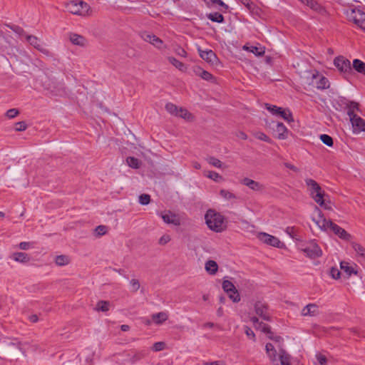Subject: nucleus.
<instances>
[{"mask_svg": "<svg viewBox=\"0 0 365 365\" xmlns=\"http://www.w3.org/2000/svg\"><path fill=\"white\" fill-rule=\"evenodd\" d=\"M170 240L169 235H163L159 240V244L163 245L168 243Z\"/></svg>", "mask_w": 365, "mask_h": 365, "instance_id": "nucleus-62", "label": "nucleus"}, {"mask_svg": "<svg viewBox=\"0 0 365 365\" xmlns=\"http://www.w3.org/2000/svg\"><path fill=\"white\" fill-rule=\"evenodd\" d=\"M176 116L189 120L192 117V114L186 109L180 108Z\"/></svg>", "mask_w": 365, "mask_h": 365, "instance_id": "nucleus-46", "label": "nucleus"}, {"mask_svg": "<svg viewBox=\"0 0 365 365\" xmlns=\"http://www.w3.org/2000/svg\"><path fill=\"white\" fill-rule=\"evenodd\" d=\"M268 338L271 340H273L275 342H278V343H283L284 341V339L282 336H274L273 335H268Z\"/></svg>", "mask_w": 365, "mask_h": 365, "instance_id": "nucleus-61", "label": "nucleus"}, {"mask_svg": "<svg viewBox=\"0 0 365 365\" xmlns=\"http://www.w3.org/2000/svg\"><path fill=\"white\" fill-rule=\"evenodd\" d=\"M6 26L19 36H26L25 31L19 26L14 24H6Z\"/></svg>", "mask_w": 365, "mask_h": 365, "instance_id": "nucleus-43", "label": "nucleus"}, {"mask_svg": "<svg viewBox=\"0 0 365 365\" xmlns=\"http://www.w3.org/2000/svg\"><path fill=\"white\" fill-rule=\"evenodd\" d=\"M242 183L254 191H259L264 189L263 185L248 178H243Z\"/></svg>", "mask_w": 365, "mask_h": 365, "instance_id": "nucleus-18", "label": "nucleus"}, {"mask_svg": "<svg viewBox=\"0 0 365 365\" xmlns=\"http://www.w3.org/2000/svg\"><path fill=\"white\" fill-rule=\"evenodd\" d=\"M258 239L263 243L271 245L274 247H280L282 242L280 240L271 235L265 232H260L258 234Z\"/></svg>", "mask_w": 365, "mask_h": 365, "instance_id": "nucleus-12", "label": "nucleus"}, {"mask_svg": "<svg viewBox=\"0 0 365 365\" xmlns=\"http://www.w3.org/2000/svg\"><path fill=\"white\" fill-rule=\"evenodd\" d=\"M254 135L257 139L264 141L266 143H268L270 144H272L273 143V140L263 132H260V131L255 132L254 133Z\"/></svg>", "mask_w": 365, "mask_h": 365, "instance_id": "nucleus-40", "label": "nucleus"}, {"mask_svg": "<svg viewBox=\"0 0 365 365\" xmlns=\"http://www.w3.org/2000/svg\"><path fill=\"white\" fill-rule=\"evenodd\" d=\"M354 133L365 131V120L352 110L347 111Z\"/></svg>", "mask_w": 365, "mask_h": 365, "instance_id": "nucleus-7", "label": "nucleus"}, {"mask_svg": "<svg viewBox=\"0 0 365 365\" xmlns=\"http://www.w3.org/2000/svg\"><path fill=\"white\" fill-rule=\"evenodd\" d=\"M206 17L212 22H216L219 24H222L225 22V17L222 14L219 12L207 14Z\"/></svg>", "mask_w": 365, "mask_h": 365, "instance_id": "nucleus-28", "label": "nucleus"}, {"mask_svg": "<svg viewBox=\"0 0 365 365\" xmlns=\"http://www.w3.org/2000/svg\"><path fill=\"white\" fill-rule=\"evenodd\" d=\"M30 245L31 243L30 242H21L19 244L18 247L20 250H27L30 248Z\"/></svg>", "mask_w": 365, "mask_h": 365, "instance_id": "nucleus-60", "label": "nucleus"}, {"mask_svg": "<svg viewBox=\"0 0 365 365\" xmlns=\"http://www.w3.org/2000/svg\"><path fill=\"white\" fill-rule=\"evenodd\" d=\"M320 140L322 142L325 144L326 145L329 147H332L334 145V140L333 138L327 135V134H322L319 136Z\"/></svg>", "mask_w": 365, "mask_h": 365, "instance_id": "nucleus-42", "label": "nucleus"}, {"mask_svg": "<svg viewBox=\"0 0 365 365\" xmlns=\"http://www.w3.org/2000/svg\"><path fill=\"white\" fill-rule=\"evenodd\" d=\"M351 68L353 69V76L354 75V71L365 75V63L362 61L357 58L354 59L351 64Z\"/></svg>", "mask_w": 365, "mask_h": 365, "instance_id": "nucleus-22", "label": "nucleus"}, {"mask_svg": "<svg viewBox=\"0 0 365 365\" xmlns=\"http://www.w3.org/2000/svg\"><path fill=\"white\" fill-rule=\"evenodd\" d=\"M205 268L207 273L214 275L217 272L218 264L215 261L210 259L206 262Z\"/></svg>", "mask_w": 365, "mask_h": 365, "instance_id": "nucleus-27", "label": "nucleus"}, {"mask_svg": "<svg viewBox=\"0 0 365 365\" xmlns=\"http://www.w3.org/2000/svg\"><path fill=\"white\" fill-rule=\"evenodd\" d=\"M346 16L350 21H353L356 25L360 27L365 18V13L359 9H351L346 11Z\"/></svg>", "mask_w": 365, "mask_h": 365, "instance_id": "nucleus-10", "label": "nucleus"}, {"mask_svg": "<svg viewBox=\"0 0 365 365\" xmlns=\"http://www.w3.org/2000/svg\"><path fill=\"white\" fill-rule=\"evenodd\" d=\"M108 227L105 225H98L96 228L97 235L102 236L107 232Z\"/></svg>", "mask_w": 365, "mask_h": 365, "instance_id": "nucleus-55", "label": "nucleus"}, {"mask_svg": "<svg viewBox=\"0 0 365 365\" xmlns=\"http://www.w3.org/2000/svg\"><path fill=\"white\" fill-rule=\"evenodd\" d=\"M70 257L68 255H61L55 257V263L58 266H65L70 263Z\"/></svg>", "mask_w": 365, "mask_h": 365, "instance_id": "nucleus-34", "label": "nucleus"}, {"mask_svg": "<svg viewBox=\"0 0 365 365\" xmlns=\"http://www.w3.org/2000/svg\"><path fill=\"white\" fill-rule=\"evenodd\" d=\"M165 109L171 115H174L176 116L178 112L179 111L180 108H178L176 105H175L172 103H168L165 105Z\"/></svg>", "mask_w": 365, "mask_h": 365, "instance_id": "nucleus-44", "label": "nucleus"}, {"mask_svg": "<svg viewBox=\"0 0 365 365\" xmlns=\"http://www.w3.org/2000/svg\"><path fill=\"white\" fill-rule=\"evenodd\" d=\"M351 245L357 255L365 259V248L356 242H352Z\"/></svg>", "mask_w": 365, "mask_h": 365, "instance_id": "nucleus-38", "label": "nucleus"}, {"mask_svg": "<svg viewBox=\"0 0 365 365\" xmlns=\"http://www.w3.org/2000/svg\"><path fill=\"white\" fill-rule=\"evenodd\" d=\"M194 72L197 76L201 77L202 79L205 81L212 82L215 79V77L213 76L212 74H211L207 71L203 70L202 68L199 66L194 68Z\"/></svg>", "mask_w": 365, "mask_h": 365, "instance_id": "nucleus-19", "label": "nucleus"}, {"mask_svg": "<svg viewBox=\"0 0 365 365\" xmlns=\"http://www.w3.org/2000/svg\"><path fill=\"white\" fill-rule=\"evenodd\" d=\"M273 129L277 133L278 139L284 140L287 138L288 130L282 123L277 122L276 123V128Z\"/></svg>", "mask_w": 365, "mask_h": 365, "instance_id": "nucleus-21", "label": "nucleus"}, {"mask_svg": "<svg viewBox=\"0 0 365 365\" xmlns=\"http://www.w3.org/2000/svg\"><path fill=\"white\" fill-rule=\"evenodd\" d=\"M130 284L131 285L132 291L133 292H137L139 289L140 287V282L138 279H131L130 282Z\"/></svg>", "mask_w": 365, "mask_h": 365, "instance_id": "nucleus-56", "label": "nucleus"}, {"mask_svg": "<svg viewBox=\"0 0 365 365\" xmlns=\"http://www.w3.org/2000/svg\"><path fill=\"white\" fill-rule=\"evenodd\" d=\"M329 229L339 237L344 240H350L351 235L348 233L344 229L339 227L338 225L333 222H329Z\"/></svg>", "mask_w": 365, "mask_h": 365, "instance_id": "nucleus-13", "label": "nucleus"}, {"mask_svg": "<svg viewBox=\"0 0 365 365\" xmlns=\"http://www.w3.org/2000/svg\"><path fill=\"white\" fill-rule=\"evenodd\" d=\"M292 356L284 349L279 350V359L281 365H292Z\"/></svg>", "mask_w": 365, "mask_h": 365, "instance_id": "nucleus-25", "label": "nucleus"}, {"mask_svg": "<svg viewBox=\"0 0 365 365\" xmlns=\"http://www.w3.org/2000/svg\"><path fill=\"white\" fill-rule=\"evenodd\" d=\"M265 349H266L267 354H269L271 351H273L274 350H275L274 345L271 343H267L266 344Z\"/></svg>", "mask_w": 365, "mask_h": 365, "instance_id": "nucleus-64", "label": "nucleus"}, {"mask_svg": "<svg viewBox=\"0 0 365 365\" xmlns=\"http://www.w3.org/2000/svg\"><path fill=\"white\" fill-rule=\"evenodd\" d=\"M305 183L309 187L310 196L314 201L321 207L326 210H329L330 207L327 205L325 202L324 197L326 196L325 192L322 189L320 185L317 181L311 178H307Z\"/></svg>", "mask_w": 365, "mask_h": 365, "instance_id": "nucleus-1", "label": "nucleus"}, {"mask_svg": "<svg viewBox=\"0 0 365 365\" xmlns=\"http://www.w3.org/2000/svg\"><path fill=\"white\" fill-rule=\"evenodd\" d=\"M312 220L316 223V225L322 230H327L329 228V222H332L331 220H327L322 212V211L317 206H315Z\"/></svg>", "mask_w": 365, "mask_h": 365, "instance_id": "nucleus-6", "label": "nucleus"}, {"mask_svg": "<svg viewBox=\"0 0 365 365\" xmlns=\"http://www.w3.org/2000/svg\"><path fill=\"white\" fill-rule=\"evenodd\" d=\"M255 312L265 321H271V317L267 313L268 306L261 302H257L255 304Z\"/></svg>", "mask_w": 365, "mask_h": 365, "instance_id": "nucleus-15", "label": "nucleus"}, {"mask_svg": "<svg viewBox=\"0 0 365 365\" xmlns=\"http://www.w3.org/2000/svg\"><path fill=\"white\" fill-rule=\"evenodd\" d=\"M70 41L73 44L81 46H85L86 43V39L83 36L77 34H71Z\"/></svg>", "mask_w": 365, "mask_h": 365, "instance_id": "nucleus-26", "label": "nucleus"}, {"mask_svg": "<svg viewBox=\"0 0 365 365\" xmlns=\"http://www.w3.org/2000/svg\"><path fill=\"white\" fill-rule=\"evenodd\" d=\"M165 343L163 342V341H158V342H155L154 343V344L153 345V347H152V350L153 351H160L163 349H165Z\"/></svg>", "mask_w": 365, "mask_h": 365, "instance_id": "nucleus-49", "label": "nucleus"}, {"mask_svg": "<svg viewBox=\"0 0 365 365\" xmlns=\"http://www.w3.org/2000/svg\"><path fill=\"white\" fill-rule=\"evenodd\" d=\"M222 289L229 294V297L233 302L236 303L240 301V295L232 282L225 279L222 282Z\"/></svg>", "mask_w": 365, "mask_h": 365, "instance_id": "nucleus-9", "label": "nucleus"}, {"mask_svg": "<svg viewBox=\"0 0 365 365\" xmlns=\"http://www.w3.org/2000/svg\"><path fill=\"white\" fill-rule=\"evenodd\" d=\"M68 7L70 12L76 15H83L89 9L88 4L83 1L71 2Z\"/></svg>", "mask_w": 365, "mask_h": 365, "instance_id": "nucleus-11", "label": "nucleus"}, {"mask_svg": "<svg viewBox=\"0 0 365 365\" xmlns=\"http://www.w3.org/2000/svg\"><path fill=\"white\" fill-rule=\"evenodd\" d=\"M220 195L226 200H231L237 199V196L234 193L230 192L229 190H225V189H222L220 191Z\"/></svg>", "mask_w": 365, "mask_h": 365, "instance_id": "nucleus-39", "label": "nucleus"}, {"mask_svg": "<svg viewBox=\"0 0 365 365\" xmlns=\"http://www.w3.org/2000/svg\"><path fill=\"white\" fill-rule=\"evenodd\" d=\"M150 202V196L148 194H141L139 196V202L143 205H146Z\"/></svg>", "mask_w": 365, "mask_h": 365, "instance_id": "nucleus-48", "label": "nucleus"}, {"mask_svg": "<svg viewBox=\"0 0 365 365\" xmlns=\"http://www.w3.org/2000/svg\"><path fill=\"white\" fill-rule=\"evenodd\" d=\"M27 125L24 121H19L16 123L15 130L16 131H24L26 129Z\"/></svg>", "mask_w": 365, "mask_h": 365, "instance_id": "nucleus-57", "label": "nucleus"}, {"mask_svg": "<svg viewBox=\"0 0 365 365\" xmlns=\"http://www.w3.org/2000/svg\"><path fill=\"white\" fill-rule=\"evenodd\" d=\"M340 101L345 105V108H348L347 111L359 110V103L354 101H349L346 98L341 97Z\"/></svg>", "mask_w": 365, "mask_h": 365, "instance_id": "nucleus-29", "label": "nucleus"}, {"mask_svg": "<svg viewBox=\"0 0 365 365\" xmlns=\"http://www.w3.org/2000/svg\"><path fill=\"white\" fill-rule=\"evenodd\" d=\"M259 327L262 328V331L268 335H273V332L271 330L270 326L263 322H260Z\"/></svg>", "mask_w": 365, "mask_h": 365, "instance_id": "nucleus-53", "label": "nucleus"}, {"mask_svg": "<svg viewBox=\"0 0 365 365\" xmlns=\"http://www.w3.org/2000/svg\"><path fill=\"white\" fill-rule=\"evenodd\" d=\"M317 88L319 90H324L329 87V81L327 78L324 76H322L317 81Z\"/></svg>", "mask_w": 365, "mask_h": 365, "instance_id": "nucleus-36", "label": "nucleus"}, {"mask_svg": "<svg viewBox=\"0 0 365 365\" xmlns=\"http://www.w3.org/2000/svg\"><path fill=\"white\" fill-rule=\"evenodd\" d=\"M199 53L200 56L211 65H217L219 61L216 53L212 50L202 51L199 49Z\"/></svg>", "mask_w": 365, "mask_h": 365, "instance_id": "nucleus-14", "label": "nucleus"}, {"mask_svg": "<svg viewBox=\"0 0 365 365\" xmlns=\"http://www.w3.org/2000/svg\"><path fill=\"white\" fill-rule=\"evenodd\" d=\"M162 218L163 221L167 224H173L175 225H178L180 224L179 220L175 218V215H173L170 212L169 214H163Z\"/></svg>", "mask_w": 365, "mask_h": 365, "instance_id": "nucleus-33", "label": "nucleus"}, {"mask_svg": "<svg viewBox=\"0 0 365 365\" xmlns=\"http://www.w3.org/2000/svg\"><path fill=\"white\" fill-rule=\"evenodd\" d=\"M267 356L270 361L274 364V365H278V354L276 349L273 351H271L269 354H267Z\"/></svg>", "mask_w": 365, "mask_h": 365, "instance_id": "nucleus-51", "label": "nucleus"}, {"mask_svg": "<svg viewBox=\"0 0 365 365\" xmlns=\"http://www.w3.org/2000/svg\"><path fill=\"white\" fill-rule=\"evenodd\" d=\"M203 365H225V361H215L212 362H203Z\"/></svg>", "mask_w": 365, "mask_h": 365, "instance_id": "nucleus-63", "label": "nucleus"}, {"mask_svg": "<svg viewBox=\"0 0 365 365\" xmlns=\"http://www.w3.org/2000/svg\"><path fill=\"white\" fill-rule=\"evenodd\" d=\"M110 303L108 301L101 300L96 304V310L98 312H106L110 309Z\"/></svg>", "mask_w": 365, "mask_h": 365, "instance_id": "nucleus-35", "label": "nucleus"}, {"mask_svg": "<svg viewBox=\"0 0 365 365\" xmlns=\"http://www.w3.org/2000/svg\"><path fill=\"white\" fill-rule=\"evenodd\" d=\"M341 269L344 272L347 277H350L352 274H356L357 271L354 267L349 266V264L346 262H341L340 263Z\"/></svg>", "mask_w": 365, "mask_h": 365, "instance_id": "nucleus-31", "label": "nucleus"}, {"mask_svg": "<svg viewBox=\"0 0 365 365\" xmlns=\"http://www.w3.org/2000/svg\"><path fill=\"white\" fill-rule=\"evenodd\" d=\"M207 177L213 180L216 182H220L224 180L222 175L215 171H209Z\"/></svg>", "mask_w": 365, "mask_h": 365, "instance_id": "nucleus-45", "label": "nucleus"}, {"mask_svg": "<svg viewBox=\"0 0 365 365\" xmlns=\"http://www.w3.org/2000/svg\"><path fill=\"white\" fill-rule=\"evenodd\" d=\"M205 222L207 227L217 232L223 230L224 217L214 210L209 209L205 215Z\"/></svg>", "mask_w": 365, "mask_h": 365, "instance_id": "nucleus-2", "label": "nucleus"}, {"mask_svg": "<svg viewBox=\"0 0 365 365\" xmlns=\"http://www.w3.org/2000/svg\"><path fill=\"white\" fill-rule=\"evenodd\" d=\"M152 318L155 324H160L168 319V316L165 312H161L153 314Z\"/></svg>", "mask_w": 365, "mask_h": 365, "instance_id": "nucleus-32", "label": "nucleus"}, {"mask_svg": "<svg viewBox=\"0 0 365 365\" xmlns=\"http://www.w3.org/2000/svg\"><path fill=\"white\" fill-rule=\"evenodd\" d=\"M147 355V353L145 350L141 351H134L131 353H128L126 354L128 357V361L131 364H134L137 361H140V359L145 357Z\"/></svg>", "mask_w": 365, "mask_h": 365, "instance_id": "nucleus-17", "label": "nucleus"}, {"mask_svg": "<svg viewBox=\"0 0 365 365\" xmlns=\"http://www.w3.org/2000/svg\"><path fill=\"white\" fill-rule=\"evenodd\" d=\"M330 275L334 279L340 278L341 272L336 267H331L330 270Z\"/></svg>", "mask_w": 365, "mask_h": 365, "instance_id": "nucleus-54", "label": "nucleus"}, {"mask_svg": "<svg viewBox=\"0 0 365 365\" xmlns=\"http://www.w3.org/2000/svg\"><path fill=\"white\" fill-rule=\"evenodd\" d=\"M208 163L214 167L221 168L222 167V163L215 157H210L208 158Z\"/></svg>", "mask_w": 365, "mask_h": 365, "instance_id": "nucleus-47", "label": "nucleus"}, {"mask_svg": "<svg viewBox=\"0 0 365 365\" xmlns=\"http://www.w3.org/2000/svg\"><path fill=\"white\" fill-rule=\"evenodd\" d=\"M245 334L250 339L255 341V334L250 327H245Z\"/></svg>", "mask_w": 365, "mask_h": 365, "instance_id": "nucleus-59", "label": "nucleus"}, {"mask_svg": "<svg viewBox=\"0 0 365 365\" xmlns=\"http://www.w3.org/2000/svg\"><path fill=\"white\" fill-rule=\"evenodd\" d=\"M334 65L346 79L349 80L353 77L351 63L350 61L344 56H336L334 60Z\"/></svg>", "mask_w": 365, "mask_h": 365, "instance_id": "nucleus-3", "label": "nucleus"}, {"mask_svg": "<svg viewBox=\"0 0 365 365\" xmlns=\"http://www.w3.org/2000/svg\"><path fill=\"white\" fill-rule=\"evenodd\" d=\"M301 250L307 257L311 259H316L322 256V251L317 243L314 241H309L300 245Z\"/></svg>", "mask_w": 365, "mask_h": 365, "instance_id": "nucleus-4", "label": "nucleus"}, {"mask_svg": "<svg viewBox=\"0 0 365 365\" xmlns=\"http://www.w3.org/2000/svg\"><path fill=\"white\" fill-rule=\"evenodd\" d=\"M265 108L272 115L280 117L289 123L294 121L292 113L289 108H282L269 103H266Z\"/></svg>", "mask_w": 365, "mask_h": 365, "instance_id": "nucleus-5", "label": "nucleus"}, {"mask_svg": "<svg viewBox=\"0 0 365 365\" xmlns=\"http://www.w3.org/2000/svg\"><path fill=\"white\" fill-rule=\"evenodd\" d=\"M241 4L245 6V7L249 10L252 15L259 16L261 14L260 8L257 6L253 1L251 0H237Z\"/></svg>", "mask_w": 365, "mask_h": 365, "instance_id": "nucleus-16", "label": "nucleus"}, {"mask_svg": "<svg viewBox=\"0 0 365 365\" xmlns=\"http://www.w3.org/2000/svg\"><path fill=\"white\" fill-rule=\"evenodd\" d=\"M126 163L129 167L135 169L140 168L141 162L136 158L129 156L126 158Z\"/></svg>", "mask_w": 365, "mask_h": 365, "instance_id": "nucleus-37", "label": "nucleus"}, {"mask_svg": "<svg viewBox=\"0 0 365 365\" xmlns=\"http://www.w3.org/2000/svg\"><path fill=\"white\" fill-rule=\"evenodd\" d=\"M317 359L320 365H326L327 363V359L324 355L317 354Z\"/></svg>", "mask_w": 365, "mask_h": 365, "instance_id": "nucleus-58", "label": "nucleus"}, {"mask_svg": "<svg viewBox=\"0 0 365 365\" xmlns=\"http://www.w3.org/2000/svg\"><path fill=\"white\" fill-rule=\"evenodd\" d=\"M307 6L316 11H319L322 9L321 5L314 0H309Z\"/></svg>", "mask_w": 365, "mask_h": 365, "instance_id": "nucleus-50", "label": "nucleus"}, {"mask_svg": "<svg viewBox=\"0 0 365 365\" xmlns=\"http://www.w3.org/2000/svg\"><path fill=\"white\" fill-rule=\"evenodd\" d=\"M12 259L16 262L26 264L30 261L31 257L25 252H14L12 255Z\"/></svg>", "mask_w": 365, "mask_h": 365, "instance_id": "nucleus-23", "label": "nucleus"}, {"mask_svg": "<svg viewBox=\"0 0 365 365\" xmlns=\"http://www.w3.org/2000/svg\"><path fill=\"white\" fill-rule=\"evenodd\" d=\"M318 314V307L315 304H309L302 310V315L303 316H316Z\"/></svg>", "mask_w": 365, "mask_h": 365, "instance_id": "nucleus-20", "label": "nucleus"}, {"mask_svg": "<svg viewBox=\"0 0 365 365\" xmlns=\"http://www.w3.org/2000/svg\"><path fill=\"white\" fill-rule=\"evenodd\" d=\"M26 38L27 41L35 48L41 51V52H43L44 49L41 48V44L39 43V40L36 36L33 35H26Z\"/></svg>", "mask_w": 365, "mask_h": 365, "instance_id": "nucleus-30", "label": "nucleus"}, {"mask_svg": "<svg viewBox=\"0 0 365 365\" xmlns=\"http://www.w3.org/2000/svg\"><path fill=\"white\" fill-rule=\"evenodd\" d=\"M243 49L245 51H247L250 52H252L254 53L256 56H262L264 54L265 48L263 46H248L247 45H245L243 46Z\"/></svg>", "mask_w": 365, "mask_h": 365, "instance_id": "nucleus-24", "label": "nucleus"}, {"mask_svg": "<svg viewBox=\"0 0 365 365\" xmlns=\"http://www.w3.org/2000/svg\"><path fill=\"white\" fill-rule=\"evenodd\" d=\"M168 61L172 65L178 68L180 71H183L185 69V64L182 62L178 61L175 57H169Z\"/></svg>", "mask_w": 365, "mask_h": 365, "instance_id": "nucleus-41", "label": "nucleus"}, {"mask_svg": "<svg viewBox=\"0 0 365 365\" xmlns=\"http://www.w3.org/2000/svg\"><path fill=\"white\" fill-rule=\"evenodd\" d=\"M140 36L145 41L150 43L159 50H162L165 48L163 40L153 33L145 31L141 32Z\"/></svg>", "mask_w": 365, "mask_h": 365, "instance_id": "nucleus-8", "label": "nucleus"}, {"mask_svg": "<svg viewBox=\"0 0 365 365\" xmlns=\"http://www.w3.org/2000/svg\"><path fill=\"white\" fill-rule=\"evenodd\" d=\"M19 113V111L16 108H11L8 110L6 113V115L8 118L11 119L15 118L16 115H18Z\"/></svg>", "mask_w": 365, "mask_h": 365, "instance_id": "nucleus-52", "label": "nucleus"}]
</instances>
